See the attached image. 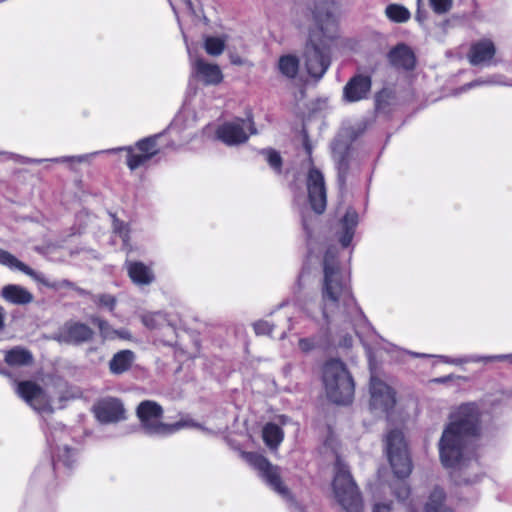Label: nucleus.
Here are the masks:
<instances>
[{
    "label": "nucleus",
    "mask_w": 512,
    "mask_h": 512,
    "mask_svg": "<svg viewBox=\"0 0 512 512\" xmlns=\"http://www.w3.org/2000/svg\"><path fill=\"white\" fill-rule=\"evenodd\" d=\"M480 427V411L474 403L462 404L451 414L438 443L443 466L461 473L478 470L477 457L469 440L478 435Z\"/></svg>",
    "instance_id": "nucleus-1"
},
{
    "label": "nucleus",
    "mask_w": 512,
    "mask_h": 512,
    "mask_svg": "<svg viewBox=\"0 0 512 512\" xmlns=\"http://www.w3.org/2000/svg\"><path fill=\"white\" fill-rule=\"evenodd\" d=\"M308 39L304 50V63L308 73L320 78L329 66V47L336 36L337 22L326 1H318L307 15Z\"/></svg>",
    "instance_id": "nucleus-2"
},
{
    "label": "nucleus",
    "mask_w": 512,
    "mask_h": 512,
    "mask_svg": "<svg viewBox=\"0 0 512 512\" xmlns=\"http://www.w3.org/2000/svg\"><path fill=\"white\" fill-rule=\"evenodd\" d=\"M352 302L348 279L339 268L334 254L328 252L324 258V279L322 284L321 316L324 319L336 313L341 305Z\"/></svg>",
    "instance_id": "nucleus-3"
},
{
    "label": "nucleus",
    "mask_w": 512,
    "mask_h": 512,
    "mask_svg": "<svg viewBox=\"0 0 512 512\" xmlns=\"http://www.w3.org/2000/svg\"><path fill=\"white\" fill-rule=\"evenodd\" d=\"M322 381L326 396L336 404H349L354 397V381L343 362L330 360L323 367Z\"/></svg>",
    "instance_id": "nucleus-4"
},
{
    "label": "nucleus",
    "mask_w": 512,
    "mask_h": 512,
    "mask_svg": "<svg viewBox=\"0 0 512 512\" xmlns=\"http://www.w3.org/2000/svg\"><path fill=\"white\" fill-rule=\"evenodd\" d=\"M163 410L154 401H143L137 408V415L144 431L149 435L166 436L179 430L196 428L198 425L189 417H182L175 423L162 421Z\"/></svg>",
    "instance_id": "nucleus-5"
},
{
    "label": "nucleus",
    "mask_w": 512,
    "mask_h": 512,
    "mask_svg": "<svg viewBox=\"0 0 512 512\" xmlns=\"http://www.w3.org/2000/svg\"><path fill=\"white\" fill-rule=\"evenodd\" d=\"M332 489L335 499L347 512H361L356 485L346 464L340 460L335 465Z\"/></svg>",
    "instance_id": "nucleus-6"
},
{
    "label": "nucleus",
    "mask_w": 512,
    "mask_h": 512,
    "mask_svg": "<svg viewBox=\"0 0 512 512\" xmlns=\"http://www.w3.org/2000/svg\"><path fill=\"white\" fill-rule=\"evenodd\" d=\"M386 452L394 473L401 478L407 477L412 467L401 431L393 430L387 435Z\"/></svg>",
    "instance_id": "nucleus-7"
},
{
    "label": "nucleus",
    "mask_w": 512,
    "mask_h": 512,
    "mask_svg": "<svg viewBox=\"0 0 512 512\" xmlns=\"http://www.w3.org/2000/svg\"><path fill=\"white\" fill-rule=\"evenodd\" d=\"M15 391L20 398L39 413H51L54 410V396L43 390L34 381L16 383Z\"/></svg>",
    "instance_id": "nucleus-8"
},
{
    "label": "nucleus",
    "mask_w": 512,
    "mask_h": 512,
    "mask_svg": "<svg viewBox=\"0 0 512 512\" xmlns=\"http://www.w3.org/2000/svg\"><path fill=\"white\" fill-rule=\"evenodd\" d=\"M241 456L249 465L259 472V475L274 491L283 497H288L289 492L281 481L278 467L272 465L260 454L241 452Z\"/></svg>",
    "instance_id": "nucleus-9"
},
{
    "label": "nucleus",
    "mask_w": 512,
    "mask_h": 512,
    "mask_svg": "<svg viewBox=\"0 0 512 512\" xmlns=\"http://www.w3.org/2000/svg\"><path fill=\"white\" fill-rule=\"evenodd\" d=\"M253 133V123L249 118L224 122L216 130L217 138L229 146L244 143Z\"/></svg>",
    "instance_id": "nucleus-10"
},
{
    "label": "nucleus",
    "mask_w": 512,
    "mask_h": 512,
    "mask_svg": "<svg viewBox=\"0 0 512 512\" xmlns=\"http://www.w3.org/2000/svg\"><path fill=\"white\" fill-rule=\"evenodd\" d=\"M396 403L395 391L381 378L371 377L370 407L376 412H388Z\"/></svg>",
    "instance_id": "nucleus-11"
},
{
    "label": "nucleus",
    "mask_w": 512,
    "mask_h": 512,
    "mask_svg": "<svg viewBox=\"0 0 512 512\" xmlns=\"http://www.w3.org/2000/svg\"><path fill=\"white\" fill-rule=\"evenodd\" d=\"M159 136L143 139L134 147L123 148L127 151V165L131 170H135L144 165L158 152L156 140Z\"/></svg>",
    "instance_id": "nucleus-12"
},
{
    "label": "nucleus",
    "mask_w": 512,
    "mask_h": 512,
    "mask_svg": "<svg viewBox=\"0 0 512 512\" xmlns=\"http://www.w3.org/2000/svg\"><path fill=\"white\" fill-rule=\"evenodd\" d=\"M307 191L312 209L316 213H322L326 208V190L323 175L317 169L308 172Z\"/></svg>",
    "instance_id": "nucleus-13"
},
{
    "label": "nucleus",
    "mask_w": 512,
    "mask_h": 512,
    "mask_svg": "<svg viewBox=\"0 0 512 512\" xmlns=\"http://www.w3.org/2000/svg\"><path fill=\"white\" fill-rule=\"evenodd\" d=\"M192 71L197 80L205 85H218L224 75L219 65L197 58L192 62Z\"/></svg>",
    "instance_id": "nucleus-14"
},
{
    "label": "nucleus",
    "mask_w": 512,
    "mask_h": 512,
    "mask_svg": "<svg viewBox=\"0 0 512 512\" xmlns=\"http://www.w3.org/2000/svg\"><path fill=\"white\" fill-rule=\"evenodd\" d=\"M96 418L103 423H112L125 418V409L120 400L116 398H105L94 406Z\"/></svg>",
    "instance_id": "nucleus-15"
},
{
    "label": "nucleus",
    "mask_w": 512,
    "mask_h": 512,
    "mask_svg": "<svg viewBox=\"0 0 512 512\" xmlns=\"http://www.w3.org/2000/svg\"><path fill=\"white\" fill-rule=\"evenodd\" d=\"M495 53L494 43L490 39H481L471 46L468 58L473 65H488Z\"/></svg>",
    "instance_id": "nucleus-16"
},
{
    "label": "nucleus",
    "mask_w": 512,
    "mask_h": 512,
    "mask_svg": "<svg viewBox=\"0 0 512 512\" xmlns=\"http://www.w3.org/2000/svg\"><path fill=\"white\" fill-rule=\"evenodd\" d=\"M371 88L370 79L366 76H355L343 89V97L347 102H356L364 99Z\"/></svg>",
    "instance_id": "nucleus-17"
},
{
    "label": "nucleus",
    "mask_w": 512,
    "mask_h": 512,
    "mask_svg": "<svg viewBox=\"0 0 512 512\" xmlns=\"http://www.w3.org/2000/svg\"><path fill=\"white\" fill-rule=\"evenodd\" d=\"M92 336L91 329L80 323L66 325L59 333L58 340L64 343H79L90 339Z\"/></svg>",
    "instance_id": "nucleus-18"
},
{
    "label": "nucleus",
    "mask_w": 512,
    "mask_h": 512,
    "mask_svg": "<svg viewBox=\"0 0 512 512\" xmlns=\"http://www.w3.org/2000/svg\"><path fill=\"white\" fill-rule=\"evenodd\" d=\"M0 264L7 266L12 270L21 271L24 274L30 276L36 282L42 283L44 285H49L42 274L35 272L26 264L18 260L15 256H13L12 254L3 249H0Z\"/></svg>",
    "instance_id": "nucleus-19"
},
{
    "label": "nucleus",
    "mask_w": 512,
    "mask_h": 512,
    "mask_svg": "<svg viewBox=\"0 0 512 512\" xmlns=\"http://www.w3.org/2000/svg\"><path fill=\"white\" fill-rule=\"evenodd\" d=\"M1 297L8 303L25 305L33 301V295L26 288L17 284H8L1 289Z\"/></svg>",
    "instance_id": "nucleus-20"
},
{
    "label": "nucleus",
    "mask_w": 512,
    "mask_h": 512,
    "mask_svg": "<svg viewBox=\"0 0 512 512\" xmlns=\"http://www.w3.org/2000/svg\"><path fill=\"white\" fill-rule=\"evenodd\" d=\"M126 269L131 281L136 285H149L154 280L152 269L142 262H127Z\"/></svg>",
    "instance_id": "nucleus-21"
},
{
    "label": "nucleus",
    "mask_w": 512,
    "mask_h": 512,
    "mask_svg": "<svg viewBox=\"0 0 512 512\" xmlns=\"http://www.w3.org/2000/svg\"><path fill=\"white\" fill-rule=\"evenodd\" d=\"M390 62L403 69H411L415 64V57L411 49L403 44L395 47L389 54Z\"/></svg>",
    "instance_id": "nucleus-22"
},
{
    "label": "nucleus",
    "mask_w": 512,
    "mask_h": 512,
    "mask_svg": "<svg viewBox=\"0 0 512 512\" xmlns=\"http://www.w3.org/2000/svg\"><path fill=\"white\" fill-rule=\"evenodd\" d=\"M277 68L281 75L293 79L299 71V59L294 54H284L279 57Z\"/></svg>",
    "instance_id": "nucleus-23"
},
{
    "label": "nucleus",
    "mask_w": 512,
    "mask_h": 512,
    "mask_svg": "<svg viewBox=\"0 0 512 512\" xmlns=\"http://www.w3.org/2000/svg\"><path fill=\"white\" fill-rule=\"evenodd\" d=\"M229 41L227 34L217 36H206L203 39V47L210 56H219L225 50Z\"/></svg>",
    "instance_id": "nucleus-24"
},
{
    "label": "nucleus",
    "mask_w": 512,
    "mask_h": 512,
    "mask_svg": "<svg viewBox=\"0 0 512 512\" xmlns=\"http://www.w3.org/2000/svg\"><path fill=\"white\" fill-rule=\"evenodd\" d=\"M5 361L14 367L26 366L32 363L33 356L28 350L16 347L6 352Z\"/></svg>",
    "instance_id": "nucleus-25"
},
{
    "label": "nucleus",
    "mask_w": 512,
    "mask_h": 512,
    "mask_svg": "<svg viewBox=\"0 0 512 512\" xmlns=\"http://www.w3.org/2000/svg\"><path fill=\"white\" fill-rule=\"evenodd\" d=\"M425 512H452L445 505V493L440 488L431 491L425 504Z\"/></svg>",
    "instance_id": "nucleus-26"
},
{
    "label": "nucleus",
    "mask_w": 512,
    "mask_h": 512,
    "mask_svg": "<svg viewBox=\"0 0 512 512\" xmlns=\"http://www.w3.org/2000/svg\"><path fill=\"white\" fill-rule=\"evenodd\" d=\"M133 353L129 350H124L112 358L110 361V370L114 374H121L128 370L133 361Z\"/></svg>",
    "instance_id": "nucleus-27"
},
{
    "label": "nucleus",
    "mask_w": 512,
    "mask_h": 512,
    "mask_svg": "<svg viewBox=\"0 0 512 512\" xmlns=\"http://www.w3.org/2000/svg\"><path fill=\"white\" fill-rule=\"evenodd\" d=\"M358 222V215L353 210H348L343 218L344 233L340 238V242L344 247H347L353 238V229Z\"/></svg>",
    "instance_id": "nucleus-28"
},
{
    "label": "nucleus",
    "mask_w": 512,
    "mask_h": 512,
    "mask_svg": "<svg viewBox=\"0 0 512 512\" xmlns=\"http://www.w3.org/2000/svg\"><path fill=\"white\" fill-rule=\"evenodd\" d=\"M262 436L265 444L270 448H276L283 440L282 430L272 423L265 425Z\"/></svg>",
    "instance_id": "nucleus-29"
},
{
    "label": "nucleus",
    "mask_w": 512,
    "mask_h": 512,
    "mask_svg": "<svg viewBox=\"0 0 512 512\" xmlns=\"http://www.w3.org/2000/svg\"><path fill=\"white\" fill-rule=\"evenodd\" d=\"M386 17L395 23H405L410 17V11L400 4H390L385 8Z\"/></svg>",
    "instance_id": "nucleus-30"
},
{
    "label": "nucleus",
    "mask_w": 512,
    "mask_h": 512,
    "mask_svg": "<svg viewBox=\"0 0 512 512\" xmlns=\"http://www.w3.org/2000/svg\"><path fill=\"white\" fill-rule=\"evenodd\" d=\"M95 322L99 327L101 335L105 339H111V340L116 339V338L127 339V340L131 339V334L128 330H125V329L115 330L106 321H103L100 319H96Z\"/></svg>",
    "instance_id": "nucleus-31"
},
{
    "label": "nucleus",
    "mask_w": 512,
    "mask_h": 512,
    "mask_svg": "<svg viewBox=\"0 0 512 512\" xmlns=\"http://www.w3.org/2000/svg\"><path fill=\"white\" fill-rule=\"evenodd\" d=\"M142 322L146 327L154 329L165 323V317L160 313H150L142 317Z\"/></svg>",
    "instance_id": "nucleus-32"
},
{
    "label": "nucleus",
    "mask_w": 512,
    "mask_h": 512,
    "mask_svg": "<svg viewBox=\"0 0 512 512\" xmlns=\"http://www.w3.org/2000/svg\"><path fill=\"white\" fill-rule=\"evenodd\" d=\"M432 10L437 14H444L450 11L453 0H429Z\"/></svg>",
    "instance_id": "nucleus-33"
},
{
    "label": "nucleus",
    "mask_w": 512,
    "mask_h": 512,
    "mask_svg": "<svg viewBox=\"0 0 512 512\" xmlns=\"http://www.w3.org/2000/svg\"><path fill=\"white\" fill-rule=\"evenodd\" d=\"M488 84L506 85L507 83H505L498 77H490V78H486V79H477V80L469 83L467 85V87L473 88V87L488 85Z\"/></svg>",
    "instance_id": "nucleus-34"
},
{
    "label": "nucleus",
    "mask_w": 512,
    "mask_h": 512,
    "mask_svg": "<svg viewBox=\"0 0 512 512\" xmlns=\"http://www.w3.org/2000/svg\"><path fill=\"white\" fill-rule=\"evenodd\" d=\"M264 155L269 165L274 169H279L281 166V158L280 155L273 150L264 151Z\"/></svg>",
    "instance_id": "nucleus-35"
},
{
    "label": "nucleus",
    "mask_w": 512,
    "mask_h": 512,
    "mask_svg": "<svg viewBox=\"0 0 512 512\" xmlns=\"http://www.w3.org/2000/svg\"><path fill=\"white\" fill-rule=\"evenodd\" d=\"M172 6V9L174 10L175 14H177V9L180 4H183L185 8L193 12L194 10V0H168Z\"/></svg>",
    "instance_id": "nucleus-36"
},
{
    "label": "nucleus",
    "mask_w": 512,
    "mask_h": 512,
    "mask_svg": "<svg viewBox=\"0 0 512 512\" xmlns=\"http://www.w3.org/2000/svg\"><path fill=\"white\" fill-rule=\"evenodd\" d=\"M99 302L101 305L112 310L115 306L116 301H115L114 297H112L110 295H103L99 298Z\"/></svg>",
    "instance_id": "nucleus-37"
},
{
    "label": "nucleus",
    "mask_w": 512,
    "mask_h": 512,
    "mask_svg": "<svg viewBox=\"0 0 512 512\" xmlns=\"http://www.w3.org/2000/svg\"><path fill=\"white\" fill-rule=\"evenodd\" d=\"M254 330L257 334H264L270 332V327L267 322H257L254 324Z\"/></svg>",
    "instance_id": "nucleus-38"
},
{
    "label": "nucleus",
    "mask_w": 512,
    "mask_h": 512,
    "mask_svg": "<svg viewBox=\"0 0 512 512\" xmlns=\"http://www.w3.org/2000/svg\"><path fill=\"white\" fill-rule=\"evenodd\" d=\"M373 512H391V507L388 504L377 503L373 508Z\"/></svg>",
    "instance_id": "nucleus-39"
},
{
    "label": "nucleus",
    "mask_w": 512,
    "mask_h": 512,
    "mask_svg": "<svg viewBox=\"0 0 512 512\" xmlns=\"http://www.w3.org/2000/svg\"><path fill=\"white\" fill-rule=\"evenodd\" d=\"M230 62L233 65H237V66H242L246 63V61L243 58H241L240 56H237V55H230Z\"/></svg>",
    "instance_id": "nucleus-40"
},
{
    "label": "nucleus",
    "mask_w": 512,
    "mask_h": 512,
    "mask_svg": "<svg viewBox=\"0 0 512 512\" xmlns=\"http://www.w3.org/2000/svg\"><path fill=\"white\" fill-rule=\"evenodd\" d=\"M299 346L303 351H308L312 347V343L307 339H301L299 341Z\"/></svg>",
    "instance_id": "nucleus-41"
},
{
    "label": "nucleus",
    "mask_w": 512,
    "mask_h": 512,
    "mask_svg": "<svg viewBox=\"0 0 512 512\" xmlns=\"http://www.w3.org/2000/svg\"><path fill=\"white\" fill-rule=\"evenodd\" d=\"M5 323V311L2 306H0V331L4 328Z\"/></svg>",
    "instance_id": "nucleus-42"
},
{
    "label": "nucleus",
    "mask_w": 512,
    "mask_h": 512,
    "mask_svg": "<svg viewBox=\"0 0 512 512\" xmlns=\"http://www.w3.org/2000/svg\"><path fill=\"white\" fill-rule=\"evenodd\" d=\"M408 488L402 484L401 485V491L398 493L399 498H405L408 495Z\"/></svg>",
    "instance_id": "nucleus-43"
}]
</instances>
